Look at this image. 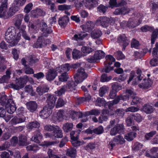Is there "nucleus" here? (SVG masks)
Returning <instances> with one entry per match:
<instances>
[{"label": "nucleus", "instance_id": "680f3d73", "mask_svg": "<svg viewBox=\"0 0 158 158\" xmlns=\"http://www.w3.org/2000/svg\"><path fill=\"white\" fill-rule=\"evenodd\" d=\"M98 57H97L96 55H95V53L94 56H92L90 58L86 59L87 61L90 63H94L96 62L97 61L99 60Z\"/></svg>", "mask_w": 158, "mask_h": 158}, {"label": "nucleus", "instance_id": "423d86ee", "mask_svg": "<svg viewBox=\"0 0 158 158\" xmlns=\"http://www.w3.org/2000/svg\"><path fill=\"white\" fill-rule=\"evenodd\" d=\"M106 62H105L104 71L106 73H108L113 70V67H111L110 65L112 64L113 62L115 61V59L112 56L110 55L106 56Z\"/></svg>", "mask_w": 158, "mask_h": 158}, {"label": "nucleus", "instance_id": "a19ab883", "mask_svg": "<svg viewBox=\"0 0 158 158\" xmlns=\"http://www.w3.org/2000/svg\"><path fill=\"white\" fill-rule=\"evenodd\" d=\"M22 19L23 17L21 15H17L16 18L15 22L14 23V25L17 28H19V26L21 25Z\"/></svg>", "mask_w": 158, "mask_h": 158}, {"label": "nucleus", "instance_id": "2f4dec72", "mask_svg": "<svg viewBox=\"0 0 158 158\" xmlns=\"http://www.w3.org/2000/svg\"><path fill=\"white\" fill-rule=\"evenodd\" d=\"M152 32V33L151 36V44H153L158 37V29L154 30L153 28V30Z\"/></svg>", "mask_w": 158, "mask_h": 158}, {"label": "nucleus", "instance_id": "3c124183", "mask_svg": "<svg viewBox=\"0 0 158 158\" xmlns=\"http://www.w3.org/2000/svg\"><path fill=\"white\" fill-rule=\"evenodd\" d=\"M131 90V89H127L126 90V92L125 95H119L117 96L116 97H119V101L120 100H122L123 101H126L128 99H130L131 98V96L130 95V94H128L127 93V92L128 90Z\"/></svg>", "mask_w": 158, "mask_h": 158}, {"label": "nucleus", "instance_id": "69168bd1", "mask_svg": "<svg viewBox=\"0 0 158 158\" xmlns=\"http://www.w3.org/2000/svg\"><path fill=\"white\" fill-rule=\"evenodd\" d=\"M95 55H96L97 57H98V60L104 57L105 53L102 50H98L95 52Z\"/></svg>", "mask_w": 158, "mask_h": 158}, {"label": "nucleus", "instance_id": "2eb2a0df", "mask_svg": "<svg viewBox=\"0 0 158 158\" xmlns=\"http://www.w3.org/2000/svg\"><path fill=\"white\" fill-rule=\"evenodd\" d=\"M158 148L153 147L149 150H147L145 152V156L152 158H158Z\"/></svg>", "mask_w": 158, "mask_h": 158}, {"label": "nucleus", "instance_id": "a878e982", "mask_svg": "<svg viewBox=\"0 0 158 158\" xmlns=\"http://www.w3.org/2000/svg\"><path fill=\"white\" fill-rule=\"evenodd\" d=\"M129 10L128 8L125 7L122 8H117L114 12V14L116 15L120 14L125 15L129 12Z\"/></svg>", "mask_w": 158, "mask_h": 158}, {"label": "nucleus", "instance_id": "58836bf2", "mask_svg": "<svg viewBox=\"0 0 158 158\" xmlns=\"http://www.w3.org/2000/svg\"><path fill=\"white\" fill-rule=\"evenodd\" d=\"M72 55L73 58L75 60L80 58L81 56V52L76 49L73 50L72 52Z\"/></svg>", "mask_w": 158, "mask_h": 158}, {"label": "nucleus", "instance_id": "f03ea898", "mask_svg": "<svg viewBox=\"0 0 158 158\" xmlns=\"http://www.w3.org/2000/svg\"><path fill=\"white\" fill-rule=\"evenodd\" d=\"M16 33V30L13 27H9L5 32V38L6 40L10 43V45L11 47L17 44L21 38L20 33L18 32L17 35Z\"/></svg>", "mask_w": 158, "mask_h": 158}, {"label": "nucleus", "instance_id": "8fccbe9b", "mask_svg": "<svg viewBox=\"0 0 158 158\" xmlns=\"http://www.w3.org/2000/svg\"><path fill=\"white\" fill-rule=\"evenodd\" d=\"M108 8V7L102 4H101L97 8L98 11L99 13L104 14L106 12Z\"/></svg>", "mask_w": 158, "mask_h": 158}, {"label": "nucleus", "instance_id": "09e8293b", "mask_svg": "<svg viewBox=\"0 0 158 158\" xmlns=\"http://www.w3.org/2000/svg\"><path fill=\"white\" fill-rule=\"evenodd\" d=\"M59 81L62 82L66 81L69 78L68 74L67 73H64L58 77Z\"/></svg>", "mask_w": 158, "mask_h": 158}, {"label": "nucleus", "instance_id": "6ab92c4d", "mask_svg": "<svg viewBox=\"0 0 158 158\" xmlns=\"http://www.w3.org/2000/svg\"><path fill=\"white\" fill-rule=\"evenodd\" d=\"M48 40H45L42 37H39L37 41L35 43L33 46L36 48H40L47 44V42Z\"/></svg>", "mask_w": 158, "mask_h": 158}, {"label": "nucleus", "instance_id": "c756f323", "mask_svg": "<svg viewBox=\"0 0 158 158\" xmlns=\"http://www.w3.org/2000/svg\"><path fill=\"white\" fill-rule=\"evenodd\" d=\"M9 99H8L7 96L4 94H0V103L2 106H6L7 104L9 103L8 101Z\"/></svg>", "mask_w": 158, "mask_h": 158}, {"label": "nucleus", "instance_id": "9d476101", "mask_svg": "<svg viewBox=\"0 0 158 158\" xmlns=\"http://www.w3.org/2000/svg\"><path fill=\"white\" fill-rule=\"evenodd\" d=\"M42 34L43 36L47 37L49 35L52 33L53 31L50 27H48L47 24L45 22H42L41 28Z\"/></svg>", "mask_w": 158, "mask_h": 158}, {"label": "nucleus", "instance_id": "864d4df0", "mask_svg": "<svg viewBox=\"0 0 158 158\" xmlns=\"http://www.w3.org/2000/svg\"><path fill=\"white\" fill-rule=\"evenodd\" d=\"M47 153L49 158H60L59 156L56 155L54 152L51 149H48Z\"/></svg>", "mask_w": 158, "mask_h": 158}, {"label": "nucleus", "instance_id": "5701e85b", "mask_svg": "<svg viewBox=\"0 0 158 158\" xmlns=\"http://www.w3.org/2000/svg\"><path fill=\"white\" fill-rule=\"evenodd\" d=\"M101 25L103 27H107L109 25L110 21V19L106 17H100L97 20Z\"/></svg>", "mask_w": 158, "mask_h": 158}, {"label": "nucleus", "instance_id": "5fc2aeb1", "mask_svg": "<svg viewBox=\"0 0 158 158\" xmlns=\"http://www.w3.org/2000/svg\"><path fill=\"white\" fill-rule=\"evenodd\" d=\"M156 133V131H152L145 135V138L147 140H149Z\"/></svg>", "mask_w": 158, "mask_h": 158}, {"label": "nucleus", "instance_id": "13d9d810", "mask_svg": "<svg viewBox=\"0 0 158 158\" xmlns=\"http://www.w3.org/2000/svg\"><path fill=\"white\" fill-rule=\"evenodd\" d=\"M111 76L108 77L106 74L104 73L101 76V81L102 82H107L111 80Z\"/></svg>", "mask_w": 158, "mask_h": 158}, {"label": "nucleus", "instance_id": "a18cd8bd", "mask_svg": "<svg viewBox=\"0 0 158 158\" xmlns=\"http://www.w3.org/2000/svg\"><path fill=\"white\" fill-rule=\"evenodd\" d=\"M106 103L104 99L103 98H98L95 101V104L96 106H101L104 105Z\"/></svg>", "mask_w": 158, "mask_h": 158}, {"label": "nucleus", "instance_id": "ddd939ff", "mask_svg": "<svg viewBox=\"0 0 158 158\" xmlns=\"http://www.w3.org/2000/svg\"><path fill=\"white\" fill-rule=\"evenodd\" d=\"M124 129L123 124H118L112 128L110 131V134L111 135H115L117 134H119Z\"/></svg>", "mask_w": 158, "mask_h": 158}, {"label": "nucleus", "instance_id": "e2e57ef3", "mask_svg": "<svg viewBox=\"0 0 158 158\" xmlns=\"http://www.w3.org/2000/svg\"><path fill=\"white\" fill-rule=\"evenodd\" d=\"M114 56L117 59L119 60L124 58V56L122 52L118 51L114 53Z\"/></svg>", "mask_w": 158, "mask_h": 158}, {"label": "nucleus", "instance_id": "774afa93", "mask_svg": "<svg viewBox=\"0 0 158 158\" xmlns=\"http://www.w3.org/2000/svg\"><path fill=\"white\" fill-rule=\"evenodd\" d=\"M133 118L138 122H140L142 120V117L138 113L134 114L132 115Z\"/></svg>", "mask_w": 158, "mask_h": 158}, {"label": "nucleus", "instance_id": "0e129e2a", "mask_svg": "<svg viewBox=\"0 0 158 158\" xmlns=\"http://www.w3.org/2000/svg\"><path fill=\"white\" fill-rule=\"evenodd\" d=\"M71 8V6L70 5L64 4L58 6V9L60 10H69Z\"/></svg>", "mask_w": 158, "mask_h": 158}, {"label": "nucleus", "instance_id": "c9c22d12", "mask_svg": "<svg viewBox=\"0 0 158 158\" xmlns=\"http://www.w3.org/2000/svg\"><path fill=\"white\" fill-rule=\"evenodd\" d=\"M85 31H83V32H82L81 34L75 35L73 37V39L76 40H83L88 35L87 33H85Z\"/></svg>", "mask_w": 158, "mask_h": 158}, {"label": "nucleus", "instance_id": "6e6d98bb", "mask_svg": "<svg viewBox=\"0 0 158 158\" xmlns=\"http://www.w3.org/2000/svg\"><path fill=\"white\" fill-rule=\"evenodd\" d=\"M81 50L84 53L86 54L92 52L93 50L89 47L83 46L82 47Z\"/></svg>", "mask_w": 158, "mask_h": 158}, {"label": "nucleus", "instance_id": "ea45409f", "mask_svg": "<svg viewBox=\"0 0 158 158\" xmlns=\"http://www.w3.org/2000/svg\"><path fill=\"white\" fill-rule=\"evenodd\" d=\"M109 87L106 86H103L101 87L99 91V95L100 96L102 97L107 92Z\"/></svg>", "mask_w": 158, "mask_h": 158}, {"label": "nucleus", "instance_id": "c85d7f7f", "mask_svg": "<svg viewBox=\"0 0 158 158\" xmlns=\"http://www.w3.org/2000/svg\"><path fill=\"white\" fill-rule=\"evenodd\" d=\"M73 127V124L72 123H67L63 124L62 128L64 132L68 133L72 130Z\"/></svg>", "mask_w": 158, "mask_h": 158}, {"label": "nucleus", "instance_id": "4468645a", "mask_svg": "<svg viewBox=\"0 0 158 158\" xmlns=\"http://www.w3.org/2000/svg\"><path fill=\"white\" fill-rule=\"evenodd\" d=\"M11 74V68H8L6 72V74L3 75L0 78V84L9 82V80L10 78V75Z\"/></svg>", "mask_w": 158, "mask_h": 158}, {"label": "nucleus", "instance_id": "6e6552de", "mask_svg": "<svg viewBox=\"0 0 158 158\" xmlns=\"http://www.w3.org/2000/svg\"><path fill=\"white\" fill-rule=\"evenodd\" d=\"M53 108L46 105L40 113V115L43 119L47 118L52 114Z\"/></svg>", "mask_w": 158, "mask_h": 158}, {"label": "nucleus", "instance_id": "20e7f679", "mask_svg": "<svg viewBox=\"0 0 158 158\" xmlns=\"http://www.w3.org/2000/svg\"><path fill=\"white\" fill-rule=\"evenodd\" d=\"M15 84L11 83L6 85L5 87L6 89L13 88L15 89L19 90L24 87V85L26 84V79L24 77H20L16 79L15 80Z\"/></svg>", "mask_w": 158, "mask_h": 158}, {"label": "nucleus", "instance_id": "37998d69", "mask_svg": "<svg viewBox=\"0 0 158 158\" xmlns=\"http://www.w3.org/2000/svg\"><path fill=\"white\" fill-rule=\"evenodd\" d=\"M27 151H33L36 152L39 150V147L36 145L33 144L27 146L26 148Z\"/></svg>", "mask_w": 158, "mask_h": 158}, {"label": "nucleus", "instance_id": "0eeeda50", "mask_svg": "<svg viewBox=\"0 0 158 158\" xmlns=\"http://www.w3.org/2000/svg\"><path fill=\"white\" fill-rule=\"evenodd\" d=\"M125 141L123 137L120 135H119L115 136L113 139V141L110 142L108 145L109 148L110 150L113 149V148L116 144H122L124 143Z\"/></svg>", "mask_w": 158, "mask_h": 158}, {"label": "nucleus", "instance_id": "f257e3e1", "mask_svg": "<svg viewBox=\"0 0 158 158\" xmlns=\"http://www.w3.org/2000/svg\"><path fill=\"white\" fill-rule=\"evenodd\" d=\"M88 76L83 68H80L77 70V72L74 76L75 81H69L65 85L67 91H73L76 89V86L78 83L82 82Z\"/></svg>", "mask_w": 158, "mask_h": 158}, {"label": "nucleus", "instance_id": "338daca9", "mask_svg": "<svg viewBox=\"0 0 158 158\" xmlns=\"http://www.w3.org/2000/svg\"><path fill=\"white\" fill-rule=\"evenodd\" d=\"M151 66H155L158 65V57H155L151 59L150 61Z\"/></svg>", "mask_w": 158, "mask_h": 158}, {"label": "nucleus", "instance_id": "79ce46f5", "mask_svg": "<svg viewBox=\"0 0 158 158\" xmlns=\"http://www.w3.org/2000/svg\"><path fill=\"white\" fill-rule=\"evenodd\" d=\"M102 33L99 30H94L91 33V36L93 39H97L101 36Z\"/></svg>", "mask_w": 158, "mask_h": 158}, {"label": "nucleus", "instance_id": "39448f33", "mask_svg": "<svg viewBox=\"0 0 158 158\" xmlns=\"http://www.w3.org/2000/svg\"><path fill=\"white\" fill-rule=\"evenodd\" d=\"M45 135L46 138H50L52 139L56 138H61L63 137L62 130L57 126H56V127L52 133L48 132Z\"/></svg>", "mask_w": 158, "mask_h": 158}, {"label": "nucleus", "instance_id": "a211bd4d", "mask_svg": "<svg viewBox=\"0 0 158 158\" xmlns=\"http://www.w3.org/2000/svg\"><path fill=\"white\" fill-rule=\"evenodd\" d=\"M128 94H130L131 98L132 99V102L131 103V105H135L138 103H140L141 100L138 97L135 96V95L133 91L132 90H129L127 92Z\"/></svg>", "mask_w": 158, "mask_h": 158}, {"label": "nucleus", "instance_id": "4d7b16f0", "mask_svg": "<svg viewBox=\"0 0 158 158\" xmlns=\"http://www.w3.org/2000/svg\"><path fill=\"white\" fill-rule=\"evenodd\" d=\"M71 69L70 65L68 64H65L62 66L60 71L64 73H67Z\"/></svg>", "mask_w": 158, "mask_h": 158}, {"label": "nucleus", "instance_id": "393cba45", "mask_svg": "<svg viewBox=\"0 0 158 158\" xmlns=\"http://www.w3.org/2000/svg\"><path fill=\"white\" fill-rule=\"evenodd\" d=\"M69 18L67 16L64 15L59 19L58 22L61 27H64L67 24L69 21Z\"/></svg>", "mask_w": 158, "mask_h": 158}, {"label": "nucleus", "instance_id": "49530a36", "mask_svg": "<svg viewBox=\"0 0 158 158\" xmlns=\"http://www.w3.org/2000/svg\"><path fill=\"white\" fill-rule=\"evenodd\" d=\"M66 91L67 89L65 85H64L60 89L55 91V93L57 95L60 96L64 94Z\"/></svg>", "mask_w": 158, "mask_h": 158}, {"label": "nucleus", "instance_id": "412c9836", "mask_svg": "<svg viewBox=\"0 0 158 158\" xmlns=\"http://www.w3.org/2000/svg\"><path fill=\"white\" fill-rule=\"evenodd\" d=\"M26 120V117L22 115L15 116L11 120V123L13 125H16L24 122Z\"/></svg>", "mask_w": 158, "mask_h": 158}, {"label": "nucleus", "instance_id": "c03bdc74", "mask_svg": "<svg viewBox=\"0 0 158 158\" xmlns=\"http://www.w3.org/2000/svg\"><path fill=\"white\" fill-rule=\"evenodd\" d=\"M119 97H116L114 100L107 103V104L109 109H111L114 105L117 104L119 102Z\"/></svg>", "mask_w": 158, "mask_h": 158}, {"label": "nucleus", "instance_id": "72a5a7b5", "mask_svg": "<svg viewBox=\"0 0 158 158\" xmlns=\"http://www.w3.org/2000/svg\"><path fill=\"white\" fill-rule=\"evenodd\" d=\"M70 115L73 119H75L77 117L81 118L82 115V113L80 112H76L72 110L70 112Z\"/></svg>", "mask_w": 158, "mask_h": 158}, {"label": "nucleus", "instance_id": "aec40b11", "mask_svg": "<svg viewBox=\"0 0 158 158\" xmlns=\"http://www.w3.org/2000/svg\"><path fill=\"white\" fill-rule=\"evenodd\" d=\"M141 21L140 20H137L134 18L130 19L128 21L127 27L130 28H133L139 25Z\"/></svg>", "mask_w": 158, "mask_h": 158}, {"label": "nucleus", "instance_id": "b1692460", "mask_svg": "<svg viewBox=\"0 0 158 158\" xmlns=\"http://www.w3.org/2000/svg\"><path fill=\"white\" fill-rule=\"evenodd\" d=\"M81 27L82 28L83 31L89 32L94 28V24L92 22L88 21L85 24L81 26Z\"/></svg>", "mask_w": 158, "mask_h": 158}, {"label": "nucleus", "instance_id": "cd10ccee", "mask_svg": "<svg viewBox=\"0 0 158 158\" xmlns=\"http://www.w3.org/2000/svg\"><path fill=\"white\" fill-rule=\"evenodd\" d=\"M66 155L71 157L75 158L77 156L76 149L73 148L67 149Z\"/></svg>", "mask_w": 158, "mask_h": 158}, {"label": "nucleus", "instance_id": "f8f14e48", "mask_svg": "<svg viewBox=\"0 0 158 158\" xmlns=\"http://www.w3.org/2000/svg\"><path fill=\"white\" fill-rule=\"evenodd\" d=\"M117 42L122 45L125 49V47L129 44V41L127 39L124 34H123L119 35L118 38Z\"/></svg>", "mask_w": 158, "mask_h": 158}, {"label": "nucleus", "instance_id": "bf43d9fd", "mask_svg": "<svg viewBox=\"0 0 158 158\" xmlns=\"http://www.w3.org/2000/svg\"><path fill=\"white\" fill-rule=\"evenodd\" d=\"M140 29L143 32H146L148 31L152 32L153 30V28L148 25H145L142 27Z\"/></svg>", "mask_w": 158, "mask_h": 158}, {"label": "nucleus", "instance_id": "f3484780", "mask_svg": "<svg viewBox=\"0 0 158 158\" xmlns=\"http://www.w3.org/2000/svg\"><path fill=\"white\" fill-rule=\"evenodd\" d=\"M57 75V72L55 69H50L46 73V78L48 81H51L55 79Z\"/></svg>", "mask_w": 158, "mask_h": 158}, {"label": "nucleus", "instance_id": "f704fd0d", "mask_svg": "<svg viewBox=\"0 0 158 158\" xmlns=\"http://www.w3.org/2000/svg\"><path fill=\"white\" fill-rule=\"evenodd\" d=\"M152 84V81L150 79H148L144 83H142L139 85L140 88H148L151 87Z\"/></svg>", "mask_w": 158, "mask_h": 158}, {"label": "nucleus", "instance_id": "1a4fd4ad", "mask_svg": "<svg viewBox=\"0 0 158 158\" xmlns=\"http://www.w3.org/2000/svg\"><path fill=\"white\" fill-rule=\"evenodd\" d=\"M47 105L54 108L57 99V97L55 95L50 94H46Z\"/></svg>", "mask_w": 158, "mask_h": 158}, {"label": "nucleus", "instance_id": "052dcab7", "mask_svg": "<svg viewBox=\"0 0 158 158\" xmlns=\"http://www.w3.org/2000/svg\"><path fill=\"white\" fill-rule=\"evenodd\" d=\"M142 144L139 142H136L134 143L132 147V149L134 151H138L142 147Z\"/></svg>", "mask_w": 158, "mask_h": 158}, {"label": "nucleus", "instance_id": "4be33fe9", "mask_svg": "<svg viewBox=\"0 0 158 158\" xmlns=\"http://www.w3.org/2000/svg\"><path fill=\"white\" fill-rule=\"evenodd\" d=\"M49 89L48 85L45 84L39 86L36 88V91L40 95H42L48 92Z\"/></svg>", "mask_w": 158, "mask_h": 158}, {"label": "nucleus", "instance_id": "7c9ffc66", "mask_svg": "<svg viewBox=\"0 0 158 158\" xmlns=\"http://www.w3.org/2000/svg\"><path fill=\"white\" fill-rule=\"evenodd\" d=\"M142 110L147 114H150L153 111L154 108L152 106L148 104H145L143 106Z\"/></svg>", "mask_w": 158, "mask_h": 158}, {"label": "nucleus", "instance_id": "e433bc0d", "mask_svg": "<svg viewBox=\"0 0 158 158\" xmlns=\"http://www.w3.org/2000/svg\"><path fill=\"white\" fill-rule=\"evenodd\" d=\"M136 135V133L135 132H131L127 134L125 136L124 138L128 141H131L135 137Z\"/></svg>", "mask_w": 158, "mask_h": 158}, {"label": "nucleus", "instance_id": "473e14b6", "mask_svg": "<svg viewBox=\"0 0 158 158\" xmlns=\"http://www.w3.org/2000/svg\"><path fill=\"white\" fill-rule=\"evenodd\" d=\"M101 113L100 110L98 109H94L89 111L85 112L86 115H99Z\"/></svg>", "mask_w": 158, "mask_h": 158}, {"label": "nucleus", "instance_id": "dca6fc26", "mask_svg": "<svg viewBox=\"0 0 158 158\" xmlns=\"http://www.w3.org/2000/svg\"><path fill=\"white\" fill-rule=\"evenodd\" d=\"M27 109L30 112L33 113L37 110L38 105L37 102L35 101H30L27 102L26 104Z\"/></svg>", "mask_w": 158, "mask_h": 158}, {"label": "nucleus", "instance_id": "4c0bfd02", "mask_svg": "<svg viewBox=\"0 0 158 158\" xmlns=\"http://www.w3.org/2000/svg\"><path fill=\"white\" fill-rule=\"evenodd\" d=\"M40 125V123L37 121H35L29 123L27 124V126L28 129H32L34 128L39 127Z\"/></svg>", "mask_w": 158, "mask_h": 158}, {"label": "nucleus", "instance_id": "7ed1b4c3", "mask_svg": "<svg viewBox=\"0 0 158 158\" xmlns=\"http://www.w3.org/2000/svg\"><path fill=\"white\" fill-rule=\"evenodd\" d=\"M8 0H4L0 6V17H11L18 11L19 8L18 6H13L10 7L8 12H7L8 7Z\"/></svg>", "mask_w": 158, "mask_h": 158}, {"label": "nucleus", "instance_id": "de8ad7c7", "mask_svg": "<svg viewBox=\"0 0 158 158\" xmlns=\"http://www.w3.org/2000/svg\"><path fill=\"white\" fill-rule=\"evenodd\" d=\"M78 137L76 136V137H72L71 143L73 146L75 147H77L80 145L81 142L80 141L77 140Z\"/></svg>", "mask_w": 158, "mask_h": 158}, {"label": "nucleus", "instance_id": "603ef678", "mask_svg": "<svg viewBox=\"0 0 158 158\" xmlns=\"http://www.w3.org/2000/svg\"><path fill=\"white\" fill-rule=\"evenodd\" d=\"M104 131L103 127L102 126H100L98 127L93 129V133L99 135L102 134Z\"/></svg>", "mask_w": 158, "mask_h": 158}, {"label": "nucleus", "instance_id": "bb28decb", "mask_svg": "<svg viewBox=\"0 0 158 158\" xmlns=\"http://www.w3.org/2000/svg\"><path fill=\"white\" fill-rule=\"evenodd\" d=\"M19 144L20 146H26L28 144L26 136L22 135L19 136Z\"/></svg>", "mask_w": 158, "mask_h": 158}, {"label": "nucleus", "instance_id": "9b49d317", "mask_svg": "<svg viewBox=\"0 0 158 158\" xmlns=\"http://www.w3.org/2000/svg\"><path fill=\"white\" fill-rule=\"evenodd\" d=\"M8 102H9V103L7 104L5 106L6 110L8 113L12 114L15 111L16 107L13 100L12 99L9 98Z\"/></svg>", "mask_w": 158, "mask_h": 158}]
</instances>
